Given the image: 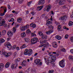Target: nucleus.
<instances>
[{
    "mask_svg": "<svg viewBox=\"0 0 73 73\" xmlns=\"http://www.w3.org/2000/svg\"><path fill=\"white\" fill-rule=\"evenodd\" d=\"M15 48H16V45L13 46V49H15Z\"/></svg>",
    "mask_w": 73,
    "mask_h": 73,
    "instance_id": "4d7b16f0",
    "label": "nucleus"
},
{
    "mask_svg": "<svg viewBox=\"0 0 73 73\" xmlns=\"http://www.w3.org/2000/svg\"><path fill=\"white\" fill-rule=\"evenodd\" d=\"M69 60H73V56L72 55L69 56Z\"/></svg>",
    "mask_w": 73,
    "mask_h": 73,
    "instance_id": "e433bc0d",
    "label": "nucleus"
},
{
    "mask_svg": "<svg viewBox=\"0 0 73 73\" xmlns=\"http://www.w3.org/2000/svg\"><path fill=\"white\" fill-rule=\"evenodd\" d=\"M47 42V40H42L40 41V43L41 44H42L43 43H45Z\"/></svg>",
    "mask_w": 73,
    "mask_h": 73,
    "instance_id": "393cba45",
    "label": "nucleus"
},
{
    "mask_svg": "<svg viewBox=\"0 0 73 73\" xmlns=\"http://www.w3.org/2000/svg\"><path fill=\"white\" fill-rule=\"evenodd\" d=\"M70 52L71 53H73V49H71L70 50Z\"/></svg>",
    "mask_w": 73,
    "mask_h": 73,
    "instance_id": "680f3d73",
    "label": "nucleus"
},
{
    "mask_svg": "<svg viewBox=\"0 0 73 73\" xmlns=\"http://www.w3.org/2000/svg\"><path fill=\"white\" fill-rule=\"evenodd\" d=\"M24 1V0H19V3H22Z\"/></svg>",
    "mask_w": 73,
    "mask_h": 73,
    "instance_id": "49530a36",
    "label": "nucleus"
},
{
    "mask_svg": "<svg viewBox=\"0 0 73 73\" xmlns=\"http://www.w3.org/2000/svg\"><path fill=\"white\" fill-rule=\"evenodd\" d=\"M22 66H27V62L26 61L24 60L23 61L21 64Z\"/></svg>",
    "mask_w": 73,
    "mask_h": 73,
    "instance_id": "ddd939ff",
    "label": "nucleus"
},
{
    "mask_svg": "<svg viewBox=\"0 0 73 73\" xmlns=\"http://www.w3.org/2000/svg\"><path fill=\"white\" fill-rule=\"evenodd\" d=\"M20 61V58H18L17 59L15 60V61L16 62H17V61Z\"/></svg>",
    "mask_w": 73,
    "mask_h": 73,
    "instance_id": "a18cd8bd",
    "label": "nucleus"
},
{
    "mask_svg": "<svg viewBox=\"0 0 73 73\" xmlns=\"http://www.w3.org/2000/svg\"><path fill=\"white\" fill-rule=\"evenodd\" d=\"M2 33L3 35H5V33H6V31L5 30H3Z\"/></svg>",
    "mask_w": 73,
    "mask_h": 73,
    "instance_id": "58836bf2",
    "label": "nucleus"
},
{
    "mask_svg": "<svg viewBox=\"0 0 73 73\" xmlns=\"http://www.w3.org/2000/svg\"><path fill=\"white\" fill-rule=\"evenodd\" d=\"M73 25V22L72 21H70L69 23V25L70 27H71L72 25Z\"/></svg>",
    "mask_w": 73,
    "mask_h": 73,
    "instance_id": "72a5a7b5",
    "label": "nucleus"
},
{
    "mask_svg": "<svg viewBox=\"0 0 73 73\" xmlns=\"http://www.w3.org/2000/svg\"><path fill=\"white\" fill-rule=\"evenodd\" d=\"M70 41L71 42H73V36H72L70 38Z\"/></svg>",
    "mask_w": 73,
    "mask_h": 73,
    "instance_id": "ea45409f",
    "label": "nucleus"
},
{
    "mask_svg": "<svg viewBox=\"0 0 73 73\" xmlns=\"http://www.w3.org/2000/svg\"><path fill=\"white\" fill-rule=\"evenodd\" d=\"M55 38L57 39L58 40H60L61 39V37L60 36L56 35L55 36Z\"/></svg>",
    "mask_w": 73,
    "mask_h": 73,
    "instance_id": "bb28decb",
    "label": "nucleus"
},
{
    "mask_svg": "<svg viewBox=\"0 0 73 73\" xmlns=\"http://www.w3.org/2000/svg\"><path fill=\"white\" fill-rule=\"evenodd\" d=\"M44 58L45 61V62L46 63L47 62V61H49V57H48V56H45Z\"/></svg>",
    "mask_w": 73,
    "mask_h": 73,
    "instance_id": "412c9836",
    "label": "nucleus"
},
{
    "mask_svg": "<svg viewBox=\"0 0 73 73\" xmlns=\"http://www.w3.org/2000/svg\"><path fill=\"white\" fill-rule=\"evenodd\" d=\"M27 47V46L25 44H24L22 45V46L20 47L21 49H23V48H26Z\"/></svg>",
    "mask_w": 73,
    "mask_h": 73,
    "instance_id": "2f4dec72",
    "label": "nucleus"
},
{
    "mask_svg": "<svg viewBox=\"0 0 73 73\" xmlns=\"http://www.w3.org/2000/svg\"><path fill=\"white\" fill-rule=\"evenodd\" d=\"M39 34V36H42V35H43V34L41 32H39L38 33Z\"/></svg>",
    "mask_w": 73,
    "mask_h": 73,
    "instance_id": "3c124183",
    "label": "nucleus"
},
{
    "mask_svg": "<svg viewBox=\"0 0 73 73\" xmlns=\"http://www.w3.org/2000/svg\"><path fill=\"white\" fill-rule=\"evenodd\" d=\"M71 72H73V67H72L71 69Z\"/></svg>",
    "mask_w": 73,
    "mask_h": 73,
    "instance_id": "774afa93",
    "label": "nucleus"
},
{
    "mask_svg": "<svg viewBox=\"0 0 73 73\" xmlns=\"http://www.w3.org/2000/svg\"><path fill=\"white\" fill-rule=\"evenodd\" d=\"M5 7H4V6H2L0 8L1 9V8H3V9H5Z\"/></svg>",
    "mask_w": 73,
    "mask_h": 73,
    "instance_id": "bf43d9fd",
    "label": "nucleus"
},
{
    "mask_svg": "<svg viewBox=\"0 0 73 73\" xmlns=\"http://www.w3.org/2000/svg\"><path fill=\"white\" fill-rule=\"evenodd\" d=\"M41 38L42 39H46L47 38V37H48L47 35H44V34H43Z\"/></svg>",
    "mask_w": 73,
    "mask_h": 73,
    "instance_id": "4be33fe9",
    "label": "nucleus"
},
{
    "mask_svg": "<svg viewBox=\"0 0 73 73\" xmlns=\"http://www.w3.org/2000/svg\"><path fill=\"white\" fill-rule=\"evenodd\" d=\"M30 27H32L33 28H36V25L35 24L32 23L31 24H30Z\"/></svg>",
    "mask_w": 73,
    "mask_h": 73,
    "instance_id": "b1692460",
    "label": "nucleus"
},
{
    "mask_svg": "<svg viewBox=\"0 0 73 73\" xmlns=\"http://www.w3.org/2000/svg\"><path fill=\"white\" fill-rule=\"evenodd\" d=\"M4 10V12L5 13L7 12V8H5V9H3Z\"/></svg>",
    "mask_w": 73,
    "mask_h": 73,
    "instance_id": "5fc2aeb1",
    "label": "nucleus"
},
{
    "mask_svg": "<svg viewBox=\"0 0 73 73\" xmlns=\"http://www.w3.org/2000/svg\"><path fill=\"white\" fill-rule=\"evenodd\" d=\"M7 35L9 37L11 36H13V33H12V31H8L7 33Z\"/></svg>",
    "mask_w": 73,
    "mask_h": 73,
    "instance_id": "dca6fc26",
    "label": "nucleus"
},
{
    "mask_svg": "<svg viewBox=\"0 0 73 73\" xmlns=\"http://www.w3.org/2000/svg\"><path fill=\"white\" fill-rule=\"evenodd\" d=\"M31 14L33 15H35V13L33 12H32L31 13Z\"/></svg>",
    "mask_w": 73,
    "mask_h": 73,
    "instance_id": "338daca9",
    "label": "nucleus"
},
{
    "mask_svg": "<svg viewBox=\"0 0 73 73\" xmlns=\"http://www.w3.org/2000/svg\"><path fill=\"white\" fill-rule=\"evenodd\" d=\"M45 3V0H39L38 1V5H44Z\"/></svg>",
    "mask_w": 73,
    "mask_h": 73,
    "instance_id": "9d476101",
    "label": "nucleus"
},
{
    "mask_svg": "<svg viewBox=\"0 0 73 73\" xmlns=\"http://www.w3.org/2000/svg\"><path fill=\"white\" fill-rule=\"evenodd\" d=\"M29 26L28 25H26V26H25L26 29H27L29 28Z\"/></svg>",
    "mask_w": 73,
    "mask_h": 73,
    "instance_id": "a19ab883",
    "label": "nucleus"
},
{
    "mask_svg": "<svg viewBox=\"0 0 73 73\" xmlns=\"http://www.w3.org/2000/svg\"><path fill=\"white\" fill-rule=\"evenodd\" d=\"M54 70H49V73H54Z\"/></svg>",
    "mask_w": 73,
    "mask_h": 73,
    "instance_id": "09e8293b",
    "label": "nucleus"
},
{
    "mask_svg": "<svg viewBox=\"0 0 73 73\" xmlns=\"http://www.w3.org/2000/svg\"><path fill=\"white\" fill-rule=\"evenodd\" d=\"M51 59L52 61L50 62V63L51 64H52V65L53 66H54L55 65L54 62H55V61H56V56H52Z\"/></svg>",
    "mask_w": 73,
    "mask_h": 73,
    "instance_id": "7ed1b4c3",
    "label": "nucleus"
},
{
    "mask_svg": "<svg viewBox=\"0 0 73 73\" xmlns=\"http://www.w3.org/2000/svg\"><path fill=\"white\" fill-rule=\"evenodd\" d=\"M64 7L65 8H69V5H66L64 6Z\"/></svg>",
    "mask_w": 73,
    "mask_h": 73,
    "instance_id": "603ef678",
    "label": "nucleus"
},
{
    "mask_svg": "<svg viewBox=\"0 0 73 73\" xmlns=\"http://www.w3.org/2000/svg\"><path fill=\"white\" fill-rule=\"evenodd\" d=\"M68 35H65V36L64 37V38H68Z\"/></svg>",
    "mask_w": 73,
    "mask_h": 73,
    "instance_id": "8fccbe9b",
    "label": "nucleus"
},
{
    "mask_svg": "<svg viewBox=\"0 0 73 73\" xmlns=\"http://www.w3.org/2000/svg\"><path fill=\"white\" fill-rule=\"evenodd\" d=\"M50 7H51V5H50L46 6V11L47 12L49 11V10L50 9Z\"/></svg>",
    "mask_w": 73,
    "mask_h": 73,
    "instance_id": "2eb2a0df",
    "label": "nucleus"
},
{
    "mask_svg": "<svg viewBox=\"0 0 73 73\" xmlns=\"http://www.w3.org/2000/svg\"><path fill=\"white\" fill-rule=\"evenodd\" d=\"M10 64H10V63L9 62H7V64L5 65V68H8V67H9V66L10 65Z\"/></svg>",
    "mask_w": 73,
    "mask_h": 73,
    "instance_id": "c756f323",
    "label": "nucleus"
},
{
    "mask_svg": "<svg viewBox=\"0 0 73 73\" xmlns=\"http://www.w3.org/2000/svg\"><path fill=\"white\" fill-rule=\"evenodd\" d=\"M61 26L59 25L58 27V30L59 31H61Z\"/></svg>",
    "mask_w": 73,
    "mask_h": 73,
    "instance_id": "4c0bfd02",
    "label": "nucleus"
},
{
    "mask_svg": "<svg viewBox=\"0 0 73 73\" xmlns=\"http://www.w3.org/2000/svg\"><path fill=\"white\" fill-rule=\"evenodd\" d=\"M4 41H5L4 39L3 38H1V39H0V43H3V42H4Z\"/></svg>",
    "mask_w": 73,
    "mask_h": 73,
    "instance_id": "c9c22d12",
    "label": "nucleus"
},
{
    "mask_svg": "<svg viewBox=\"0 0 73 73\" xmlns=\"http://www.w3.org/2000/svg\"><path fill=\"white\" fill-rule=\"evenodd\" d=\"M22 20V19L20 18H18L17 19V21L18 23H21V21Z\"/></svg>",
    "mask_w": 73,
    "mask_h": 73,
    "instance_id": "7c9ffc66",
    "label": "nucleus"
},
{
    "mask_svg": "<svg viewBox=\"0 0 73 73\" xmlns=\"http://www.w3.org/2000/svg\"><path fill=\"white\" fill-rule=\"evenodd\" d=\"M31 4H32V1L29 2L27 3V5H28L29 7Z\"/></svg>",
    "mask_w": 73,
    "mask_h": 73,
    "instance_id": "79ce46f5",
    "label": "nucleus"
},
{
    "mask_svg": "<svg viewBox=\"0 0 73 73\" xmlns=\"http://www.w3.org/2000/svg\"><path fill=\"white\" fill-rule=\"evenodd\" d=\"M17 64H12L11 65V68L12 69H16V67H17Z\"/></svg>",
    "mask_w": 73,
    "mask_h": 73,
    "instance_id": "4468645a",
    "label": "nucleus"
},
{
    "mask_svg": "<svg viewBox=\"0 0 73 73\" xmlns=\"http://www.w3.org/2000/svg\"><path fill=\"white\" fill-rule=\"evenodd\" d=\"M65 2V0H60L59 3V4L60 5H64Z\"/></svg>",
    "mask_w": 73,
    "mask_h": 73,
    "instance_id": "9b49d317",
    "label": "nucleus"
},
{
    "mask_svg": "<svg viewBox=\"0 0 73 73\" xmlns=\"http://www.w3.org/2000/svg\"><path fill=\"white\" fill-rule=\"evenodd\" d=\"M36 36V35L35 34H34L33 33H31V36H33L34 37H35Z\"/></svg>",
    "mask_w": 73,
    "mask_h": 73,
    "instance_id": "37998d69",
    "label": "nucleus"
},
{
    "mask_svg": "<svg viewBox=\"0 0 73 73\" xmlns=\"http://www.w3.org/2000/svg\"><path fill=\"white\" fill-rule=\"evenodd\" d=\"M46 43V44H44L43 45L44 48H46L47 46H51V45L49 44L48 42H45Z\"/></svg>",
    "mask_w": 73,
    "mask_h": 73,
    "instance_id": "a211bd4d",
    "label": "nucleus"
},
{
    "mask_svg": "<svg viewBox=\"0 0 73 73\" xmlns=\"http://www.w3.org/2000/svg\"><path fill=\"white\" fill-rule=\"evenodd\" d=\"M60 20H62V21H66L67 19V16L66 15H64L62 16L59 19Z\"/></svg>",
    "mask_w": 73,
    "mask_h": 73,
    "instance_id": "0eeeda50",
    "label": "nucleus"
},
{
    "mask_svg": "<svg viewBox=\"0 0 73 73\" xmlns=\"http://www.w3.org/2000/svg\"><path fill=\"white\" fill-rule=\"evenodd\" d=\"M60 0H56L55 1V3L56 4H57V3H59V2H60Z\"/></svg>",
    "mask_w": 73,
    "mask_h": 73,
    "instance_id": "6e6d98bb",
    "label": "nucleus"
},
{
    "mask_svg": "<svg viewBox=\"0 0 73 73\" xmlns=\"http://www.w3.org/2000/svg\"><path fill=\"white\" fill-rule=\"evenodd\" d=\"M4 67V64L3 63H1L0 64V71L3 70Z\"/></svg>",
    "mask_w": 73,
    "mask_h": 73,
    "instance_id": "aec40b11",
    "label": "nucleus"
},
{
    "mask_svg": "<svg viewBox=\"0 0 73 73\" xmlns=\"http://www.w3.org/2000/svg\"><path fill=\"white\" fill-rule=\"evenodd\" d=\"M21 31H25V30H26V29H25V26H22V27L21 28Z\"/></svg>",
    "mask_w": 73,
    "mask_h": 73,
    "instance_id": "c85d7f7f",
    "label": "nucleus"
},
{
    "mask_svg": "<svg viewBox=\"0 0 73 73\" xmlns=\"http://www.w3.org/2000/svg\"><path fill=\"white\" fill-rule=\"evenodd\" d=\"M42 8H43V5H42L40 6H38V7L37 8V10H38V11H41V10L42 9Z\"/></svg>",
    "mask_w": 73,
    "mask_h": 73,
    "instance_id": "a878e982",
    "label": "nucleus"
},
{
    "mask_svg": "<svg viewBox=\"0 0 73 73\" xmlns=\"http://www.w3.org/2000/svg\"><path fill=\"white\" fill-rule=\"evenodd\" d=\"M40 61H41V60L38 59H36L35 60V63H36L37 65H42V62H40Z\"/></svg>",
    "mask_w": 73,
    "mask_h": 73,
    "instance_id": "39448f33",
    "label": "nucleus"
},
{
    "mask_svg": "<svg viewBox=\"0 0 73 73\" xmlns=\"http://www.w3.org/2000/svg\"><path fill=\"white\" fill-rule=\"evenodd\" d=\"M61 51H62V52H66V50L65 48H62L60 50Z\"/></svg>",
    "mask_w": 73,
    "mask_h": 73,
    "instance_id": "c03bdc74",
    "label": "nucleus"
},
{
    "mask_svg": "<svg viewBox=\"0 0 73 73\" xmlns=\"http://www.w3.org/2000/svg\"><path fill=\"white\" fill-rule=\"evenodd\" d=\"M17 55V53H16V52H15L14 54V56L15 57Z\"/></svg>",
    "mask_w": 73,
    "mask_h": 73,
    "instance_id": "13d9d810",
    "label": "nucleus"
},
{
    "mask_svg": "<svg viewBox=\"0 0 73 73\" xmlns=\"http://www.w3.org/2000/svg\"><path fill=\"white\" fill-rule=\"evenodd\" d=\"M4 15H5V13H1L0 14V16H4Z\"/></svg>",
    "mask_w": 73,
    "mask_h": 73,
    "instance_id": "de8ad7c7",
    "label": "nucleus"
},
{
    "mask_svg": "<svg viewBox=\"0 0 73 73\" xmlns=\"http://www.w3.org/2000/svg\"><path fill=\"white\" fill-rule=\"evenodd\" d=\"M25 41L26 42H28L29 41V39L28 38H25Z\"/></svg>",
    "mask_w": 73,
    "mask_h": 73,
    "instance_id": "473e14b6",
    "label": "nucleus"
},
{
    "mask_svg": "<svg viewBox=\"0 0 73 73\" xmlns=\"http://www.w3.org/2000/svg\"><path fill=\"white\" fill-rule=\"evenodd\" d=\"M21 36L22 37H24L25 36H26V34H25V32H24L23 33H21Z\"/></svg>",
    "mask_w": 73,
    "mask_h": 73,
    "instance_id": "cd10ccee",
    "label": "nucleus"
},
{
    "mask_svg": "<svg viewBox=\"0 0 73 73\" xmlns=\"http://www.w3.org/2000/svg\"><path fill=\"white\" fill-rule=\"evenodd\" d=\"M26 33L28 35L31 34V32L29 29H28L26 31Z\"/></svg>",
    "mask_w": 73,
    "mask_h": 73,
    "instance_id": "f704fd0d",
    "label": "nucleus"
},
{
    "mask_svg": "<svg viewBox=\"0 0 73 73\" xmlns=\"http://www.w3.org/2000/svg\"><path fill=\"white\" fill-rule=\"evenodd\" d=\"M3 54L4 55V56L5 57H8L9 56H10L11 55V52H9L8 53L6 52H3Z\"/></svg>",
    "mask_w": 73,
    "mask_h": 73,
    "instance_id": "6e6552de",
    "label": "nucleus"
},
{
    "mask_svg": "<svg viewBox=\"0 0 73 73\" xmlns=\"http://www.w3.org/2000/svg\"><path fill=\"white\" fill-rule=\"evenodd\" d=\"M5 46H7L8 49H11L12 48V46L9 43V42H7V43L5 44Z\"/></svg>",
    "mask_w": 73,
    "mask_h": 73,
    "instance_id": "1a4fd4ad",
    "label": "nucleus"
},
{
    "mask_svg": "<svg viewBox=\"0 0 73 73\" xmlns=\"http://www.w3.org/2000/svg\"><path fill=\"white\" fill-rule=\"evenodd\" d=\"M17 50H20V48H19V47H17Z\"/></svg>",
    "mask_w": 73,
    "mask_h": 73,
    "instance_id": "e2e57ef3",
    "label": "nucleus"
},
{
    "mask_svg": "<svg viewBox=\"0 0 73 73\" xmlns=\"http://www.w3.org/2000/svg\"><path fill=\"white\" fill-rule=\"evenodd\" d=\"M33 52L32 50L31 49L29 50L26 49L25 51L24 54V55H28V56H30L32 54Z\"/></svg>",
    "mask_w": 73,
    "mask_h": 73,
    "instance_id": "f257e3e1",
    "label": "nucleus"
},
{
    "mask_svg": "<svg viewBox=\"0 0 73 73\" xmlns=\"http://www.w3.org/2000/svg\"><path fill=\"white\" fill-rule=\"evenodd\" d=\"M64 60H62L61 61H60L59 62V65L62 68H64L65 67V63H64Z\"/></svg>",
    "mask_w": 73,
    "mask_h": 73,
    "instance_id": "20e7f679",
    "label": "nucleus"
},
{
    "mask_svg": "<svg viewBox=\"0 0 73 73\" xmlns=\"http://www.w3.org/2000/svg\"><path fill=\"white\" fill-rule=\"evenodd\" d=\"M11 38H7V41H9V40H10Z\"/></svg>",
    "mask_w": 73,
    "mask_h": 73,
    "instance_id": "69168bd1",
    "label": "nucleus"
},
{
    "mask_svg": "<svg viewBox=\"0 0 73 73\" xmlns=\"http://www.w3.org/2000/svg\"><path fill=\"white\" fill-rule=\"evenodd\" d=\"M53 11H51V14L52 15H54V13L53 12Z\"/></svg>",
    "mask_w": 73,
    "mask_h": 73,
    "instance_id": "0e129e2a",
    "label": "nucleus"
},
{
    "mask_svg": "<svg viewBox=\"0 0 73 73\" xmlns=\"http://www.w3.org/2000/svg\"><path fill=\"white\" fill-rule=\"evenodd\" d=\"M31 42L33 44H34L36 43L37 42H38V40L37 39V38H34L31 39Z\"/></svg>",
    "mask_w": 73,
    "mask_h": 73,
    "instance_id": "423d86ee",
    "label": "nucleus"
},
{
    "mask_svg": "<svg viewBox=\"0 0 73 73\" xmlns=\"http://www.w3.org/2000/svg\"><path fill=\"white\" fill-rule=\"evenodd\" d=\"M52 19H49L47 21L48 22H47L46 25L47 26H48V28L49 29H51V28L53 29V26L52 25H50V24H52V23L50 21H52Z\"/></svg>",
    "mask_w": 73,
    "mask_h": 73,
    "instance_id": "f03ea898",
    "label": "nucleus"
},
{
    "mask_svg": "<svg viewBox=\"0 0 73 73\" xmlns=\"http://www.w3.org/2000/svg\"><path fill=\"white\" fill-rule=\"evenodd\" d=\"M53 32V30H49L48 31L46 32V33L47 35H50V33H52V32Z\"/></svg>",
    "mask_w": 73,
    "mask_h": 73,
    "instance_id": "5701e85b",
    "label": "nucleus"
},
{
    "mask_svg": "<svg viewBox=\"0 0 73 73\" xmlns=\"http://www.w3.org/2000/svg\"><path fill=\"white\" fill-rule=\"evenodd\" d=\"M53 47L54 48H56L57 47V44L56 42H53V44H52Z\"/></svg>",
    "mask_w": 73,
    "mask_h": 73,
    "instance_id": "6ab92c4d",
    "label": "nucleus"
},
{
    "mask_svg": "<svg viewBox=\"0 0 73 73\" xmlns=\"http://www.w3.org/2000/svg\"><path fill=\"white\" fill-rule=\"evenodd\" d=\"M19 26V24H17L15 26L16 27H14L13 28V33H15L16 32V28H17Z\"/></svg>",
    "mask_w": 73,
    "mask_h": 73,
    "instance_id": "f8f14e48",
    "label": "nucleus"
},
{
    "mask_svg": "<svg viewBox=\"0 0 73 73\" xmlns=\"http://www.w3.org/2000/svg\"><path fill=\"white\" fill-rule=\"evenodd\" d=\"M14 20H15L14 19H13V18H11V21H12V22H13V21H14Z\"/></svg>",
    "mask_w": 73,
    "mask_h": 73,
    "instance_id": "052dcab7",
    "label": "nucleus"
},
{
    "mask_svg": "<svg viewBox=\"0 0 73 73\" xmlns=\"http://www.w3.org/2000/svg\"><path fill=\"white\" fill-rule=\"evenodd\" d=\"M7 7L9 9H11V6H10L9 5H7Z\"/></svg>",
    "mask_w": 73,
    "mask_h": 73,
    "instance_id": "864d4df0",
    "label": "nucleus"
},
{
    "mask_svg": "<svg viewBox=\"0 0 73 73\" xmlns=\"http://www.w3.org/2000/svg\"><path fill=\"white\" fill-rule=\"evenodd\" d=\"M5 21L4 20H2L0 22V26H2V25H4L5 24Z\"/></svg>",
    "mask_w": 73,
    "mask_h": 73,
    "instance_id": "f3484780",
    "label": "nucleus"
}]
</instances>
